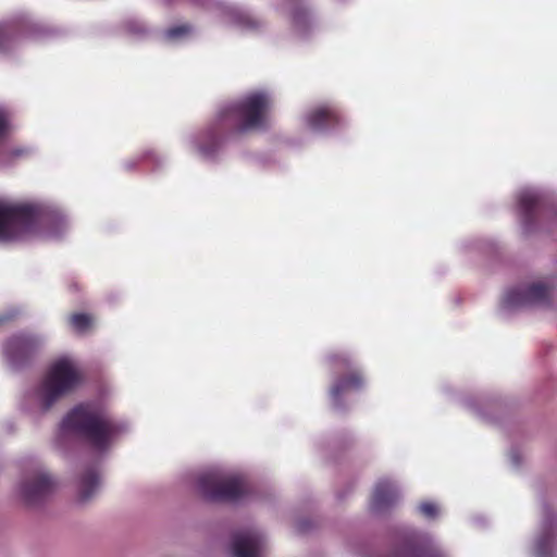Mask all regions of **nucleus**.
<instances>
[{"label": "nucleus", "instance_id": "obj_12", "mask_svg": "<svg viewBox=\"0 0 557 557\" xmlns=\"http://www.w3.org/2000/svg\"><path fill=\"white\" fill-rule=\"evenodd\" d=\"M385 557H448L446 553L435 544L422 545L413 539H405L397 543Z\"/></svg>", "mask_w": 557, "mask_h": 557}, {"label": "nucleus", "instance_id": "obj_1", "mask_svg": "<svg viewBox=\"0 0 557 557\" xmlns=\"http://www.w3.org/2000/svg\"><path fill=\"white\" fill-rule=\"evenodd\" d=\"M271 106L272 98L269 92L247 94L240 101L222 107L215 120L190 139L191 147L200 158L214 160L222 149L226 131L248 132L264 127Z\"/></svg>", "mask_w": 557, "mask_h": 557}, {"label": "nucleus", "instance_id": "obj_2", "mask_svg": "<svg viewBox=\"0 0 557 557\" xmlns=\"http://www.w3.org/2000/svg\"><path fill=\"white\" fill-rule=\"evenodd\" d=\"M70 227L64 212L42 201H0V242L58 239Z\"/></svg>", "mask_w": 557, "mask_h": 557}, {"label": "nucleus", "instance_id": "obj_14", "mask_svg": "<svg viewBox=\"0 0 557 557\" xmlns=\"http://www.w3.org/2000/svg\"><path fill=\"white\" fill-rule=\"evenodd\" d=\"M40 28L37 25L24 26L13 22L0 23V54L11 51L24 36H36Z\"/></svg>", "mask_w": 557, "mask_h": 557}, {"label": "nucleus", "instance_id": "obj_7", "mask_svg": "<svg viewBox=\"0 0 557 557\" xmlns=\"http://www.w3.org/2000/svg\"><path fill=\"white\" fill-rule=\"evenodd\" d=\"M552 287L546 282L537 281L508 289L502 300V309L511 312L518 309L544 306L549 302Z\"/></svg>", "mask_w": 557, "mask_h": 557}, {"label": "nucleus", "instance_id": "obj_9", "mask_svg": "<svg viewBox=\"0 0 557 557\" xmlns=\"http://www.w3.org/2000/svg\"><path fill=\"white\" fill-rule=\"evenodd\" d=\"M44 343L40 335L20 334L11 337L3 346V355L8 363L17 368Z\"/></svg>", "mask_w": 557, "mask_h": 557}, {"label": "nucleus", "instance_id": "obj_30", "mask_svg": "<svg viewBox=\"0 0 557 557\" xmlns=\"http://www.w3.org/2000/svg\"><path fill=\"white\" fill-rule=\"evenodd\" d=\"M3 163H4V161H2V160L0 159V164H3Z\"/></svg>", "mask_w": 557, "mask_h": 557}, {"label": "nucleus", "instance_id": "obj_3", "mask_svg": "<svg viewBox=\"0 0 557 557\" xmlns=\"http://www.w3.org/2000/svg\"><path fill=\"white\" fill-rule=\"evenodd\" d=\"M83 381L84 375L77 361L70 356H61L25 392L21 409L30 418L39 419L75 392Z\"/></svg>", "mask_w": 557, "mask_h": 557}, {"label": "nucleus", "instance_id": "obj_29", "mask_svg": "<svg viewBox=\"0 0 557 557\" xmlns=\"http://www.w3.org/2000/svg\"><path fill=\"white\" fill-rule=\"evenodd\" d=\"M11 317L9 315H4V314H1L0 315V324L3 323L4 321L9 320Z\"/></svg>", "mask_w": 557, "mask_h": 557}, {"label": "nucleus", "instance_id": "obj_28", "mask_svg": "<svg viewBox=\"0 0 557 557\" xmlns=\"http://www.w3.org/2000/svg\"><path fill=\"white\" fill-rule=\"evenodd\" d=\"M136 162H137V160L136 161H132V162H127V163H125V166L127 169H133Z\"/></svg>", "mask_w": 557, "mask_h": 557}, {"label": "nucleus", "instance_id": "obj_10", "mask_svg": "<svg viewBox=\"0 0 557 557\" xmlns=\"http://www.w3.org/2000/svg\"><path fill=\"white\" fill-rule=\"evenodd\" d=\"M264 549L265 540L255 529L238 531L233 535L231 552L234 557H262Z\"/></svg>", "mask_w": 557, "mask_h": 557}, {"label": "nucleus", "instance_id": "obj_20", "mask_svg": "<svg viewBox=\"0 0 557 557\" xmlns=\"http://www.w3.org/2000/svg\"><path fill=\"white\" fill-rule=\"evenodd\" d=\"M194 33V28L188 24H182L169 28L164 37L170 42H180L188 38Z\"/></svg>", "mask_w": 557, "mask_h": 557}, {"label": "nucleus", "instance_id": "obj_24", "mask_svg": "<svg viewBox=\"0 0 557 557\" xmlns=\"http://www.w3.org/2000/svg\"><path fill=\"white\" fill-rule=\"evenodd\" d=\"M126 30L133 35H140L145 32V26L137 20H131L125 23Z\"/></svg>", "mask_w": 557, "mask_h": 557}, {"label": "nucleus", "instance_id": "obj_27", "mask_svg": "<svg viewBox=\"0 0 557 557\" xmlns=\"http://www.w3.org/2000/svg\"><path fill=\"white\" fill-rule=\"evenodd\" d=\"M9 153L11 157L17 158V157L24 156L26 153V151L24 149H20V148H12V149H10Z\"/></svg>", "mask_w": 557, "mask_h": 557}, {"label": "nucleus", "instance_id": "obj_21", "mask_svg": "<svg viewBox=\"0 0 557 557\" xmlns=\"http://www.w3.org/2000/svg\"><path fill=\"white\" fill-rule=\"evenodd\" d=\"M69 324L74 332L83 334L91 327L92 320L86 313H74L70 315Z\"/></svg>", "mask_w": 557, "mask_h": 557}, {"label": "nucleus", "instance_id": "obj_4", "mask_svg": "<svg viewBox=\"0 0 557 557\" xmlns=\"http://www.w3.org/2000/svg\"><path fill=\"white\" fill-rule=\"evenodd\" d=\"M129 430L128 421L111 417L100 404L86 403L76 406L63 418L59 436H83L95 450L104 453Z\"/></svg>", "mask_w": 557, "mask_h": 557}, {"label": "nucleus", "instance_id": "obj_17", "mask_svg": "<svg viewBox=\"0 0 557 557\" xmlns=\"http://www.w3.org/2000/svg\"><path fill=\"white\" fill-rule=\"evenodd\" d=\"M553 524L554 517L547 511L542 522L541 533L535 541L534 552L539 557H546L553 552Z\"/></svg>", "mask_w": 557, "mask_h": 557}, {"label": "nucleus", "instance_id": "obj_15", "mask_svg": "<svg viewBox=\"0 0 557 557\" xmlns=\"http://www.w3.org/2000/svg\"><path fill=\"white\" fill-rule=\"evenodd\" d=\"M101 481L95 469L86 470L77 481L76 497L82 504L92 499L100 490Z\"/></svg>", "mask_w": 557, "mask_h": 557}, {"label": "nucleus", "instance_id": "obj_5", "mask_svg": "<svg viewBox=\"0 0 557 557\" xmlns=\"http://www.w3.org/2000/svg\"><path fill=\"white\" fill-rule=\"evenodd\" d=\"M198 491L211 502H240L248 498L250 487L239 474L209 471L198 479Z\"/></svg>", "mask_w": 557, "mask_h": 557}, {"label": "nucleus", "instance_id": "obj_18", "mask_svg": "<svg viewBox=\"0 0 557 557\" xmlns=\"http://www.w3.org/2000/svg\"><path fill=\"white\" fill-rule=\"evenodd\" d=\"M298 0H289L292 8L290 22L295 33L305 36L311 25V14L307 7L297 5Z\"/></svg>", "mask_w": 557, "mask_h": 557}, {"label": "nucleus", "instance_id": "obj_22", "mask_svg": "<svg viewBox=\"0 0 557 557\" xmlns=\"http://www.w3.org/2000/svg\"><path fill=\"white\" fill-rule=\"evenodd\" d=\"M418 510L423 517L428 519H434L440 515V507L437 504L431 500L421 503L418 506Z\"/></svg>", "mask_w": 557, "mask_h": 557}, {"label": "nucleus", "instance_id": "obj_11", "mask_svg": "<svg viewBox=\"0 0 557 557\" xmlns=\"http://www.w3.org/2000/svg\"><path fill=\"white\" fill-rule=\"evenodd\" d=\"M400 492L395 482L382 479L375 484L370 509L374 513H383L392 508L399 499Z\"/></svg>", "mask_w": 557, "mask_h": 557}, {"label": "nucleus", "instance_id": "obj_26", "mask_svg": "<svg viewBox=\"0 0 557 557\" xmlns=\"http://www.w3.org/2000/svg\"><path fill=\"white\" fill-rule=\"evenodd\" d=\"M509 459H510L511 463L515 467L519 466V463H520V456H519V453L517 450H511L509 453Z\"/></svg>", "mask_w": 557, "mask_h": 557}, {"label": "nucleus", "instance_id": "obj_13", "mask_svg": "<svg viewBox=\"0 0 557 557\" xmlns=\"http://www.w3.org/2000/svg\"><path fill=\"white\" fill-rule=\"evenodd\" d=\"M305 123L312 132H323L335 128L341 116L337 110L331 106H319L305 114Z\"/></svg>", "mask_w": 557, "mask_h": 557}, {"label": "nucleus", "instance_id": "obj_23", "mask_svg": "<svg viewBox=\"0 0 557 557\" xmlns=\"http://www.w3.org/2000/svg\"><path fill=\"white\" fill-rule=\"evenodd\" d=\"M143 159L147 161L154 170L161 168L165 162V158L153 150L146 151L143 156Z\"/></svg>", "mask_w": 557, "mask_h": 557}, {"label": "nucleus", "instance_id": "obj_16", "mask_svg": "<svg viewBox=\"0 0 557 557\" xmlns=\"http://www.w3.org/2000/svg\"><path fill=\"white\" fill-rule=\"evenodd\" d=\"M542 200V194L533 188L520 190L518 195V206L525 224L531 222L533 213Z\"/></svg>", "mask_w": 557, "mask_h": 557}, {"label": "nucleus", "instance_id": "obj_6", "mask_svg": "<svg viewBox=\"0 0 557 557\" xmlns=\"http://www.w3.org/2000/svg\"><path fill=\"white\" fill-rule=\"evenodd\" d=\"M330 362L337 371H349L347 376L334 380L331 389V403L334 409H343V400L349 393L359 391L364 385V379L355 368V362L346 355L338 354L330 357Z\"/></svg>", "mask_w": 557, "mask_h": 557}, {"label": "nucleus", "instance_id": "obj_8", "mask_svg": "<svg viewBox=\"0 0 557 557\" xmlns=\"http://www.w3.org/2000/svg\"><path fill=\"white\" fill-rule=\"evenodd\" d=\"M53 482L42 470L26 474L16 485V496L26 505L42 500L52 490Z\"/></svg>", "mask_w": 557, "mask_h": 557}, {"label": "nucleus", "instance_id": "obj_25", "mask_svg": "<svg viewBox=\"0 0 557 557\" xmlns=\"http://www.w3.org/2000/svg\"><path fill=\"white\" fill-rule=\"evenodd\" d=\"M10 128L9 114L4 109H0V139L7 134Z\"/></svg>", "mask_w": 557, "mask_h": 557}, {"label": "nucleus", "instance_id": "obj_19", "mask_svg": "<svg viewBox=\"0 0 557 557\" xmlns=\"http://www.w3.org/2000/svg\"><path fill=\"white\" fill-rule=\"evenodd\" d=\"M231 15L233 23L247 33H257L264 26L263 21L250 12L234 9Z\"/></svg>", "mask_w": 557, "mask_h": 557}]
</instances>
